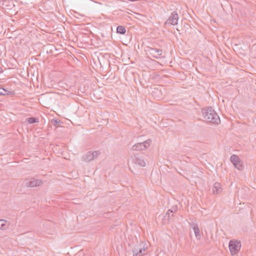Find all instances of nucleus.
<instances>
[{
	"label": "nucleus",
	"instance_id": "nucleus-18",
	"mask_svg": "<svg viewBox=\"0 0 256 256\" xmlns=\"http://www.w3.org/2000/svg\"><path fill=\"white\" fill-rule=\"evenodd\" d=\"M174 214H172L170 212H168V210L167 211V212L165 216V218H168V220H170L171 217L173 216Z\"/></svg>",
	"mask_w": 256,
	"mask_h": 256
},
{
	"label": "nucleus",
	"instance_id": "nucleus-6",
	"mask_svg": "<svg viewBox=\"0 0 256 256\" xmlns=\"http://www.w3.org/2000/svg\"><path fill=\"white\" fill-rule=\"evenodd\" d=\"M241 248L240 242L236 240H231L229 242V248L232 255L236 254Z\"/></svg>",
	"mask_w": 256,
	"mask_h": 256
},
{
	"label": "nucleus",
	"instance_id": "nucleus-15",
	"mask_svg": "<svg viewBox=\"0 0 256 256\" xmlns=\"http://www.w3.org/2000/svg\"><path fill=\"white\" fill-rule=\"evenodd\" d=\"M26 120L30 124L38 122H39L38 118L34 117L28 118Z\"/></svg>",
	"mask_w": 256,
	"mask_h": 256
},
{
	"label": "nucleus",
	"instance_id": "nucleus-5",
	"mask_svg": "<svg viewBox=\"0 0 256 256\" xmlns=\"http://www.w3.org/2000/svg\"><path fill=\"white\" fill-rule=\"evenodd\" d=\"M24 183L26 186L34 188L42 185L43 184V182L42 180L32 178L26 179Z\"/></svg>",
	"mask_w": 256,
	"mask_h": 256
},
{
	"label": "nucleus",
	"instance_id": "nucleus-17",
	"mask_svg": "<svg viewBox=\"0 0 256 256\" xmlns=\"http://www.w3.org/2000/svg\"><path fill=\"white\" fill-rule=\"evenodd\" d=\"M178 208L176 205L172 206L170 209L168 210V212H170L172 214L175 213L178 211Z\"/></svg>",
	"mask_w": 256,
	"mask_h": 256
},
{
	"label": "nucleus",
	"instance_id": "nucleus-11",
	"mask_svg": "<svg viewBox=\"0 0 256 256\" xmlns=\"http://www.w3.org/2000/svg\"><path fill=\"white\" fill-rule=\"evenodd\" d=\"M134 162L141 166H146L145 161L142 158L138 157L137 156H134L133 158Z\"/></svg>",
	"mask_w": 256,
	"mask_h": 256
},
{
	"label": "nucleus",
	"instance_id": "nucleus-1",
	"mask_svg": "<svg viewBox=\"0 0 256 256\" xmlns=\"http://www.w3.org/2000/svg\"><path fill=\"white\" fill-rule=\"evenodd\" d=\"M203 116L206 121L213 124H218L220 118L218 114L210 106L204 108L202 110Z\"/></svg>",
	"mask_w": 256,
	"mask_h": 256
},
{
	"label": "nucleus",
	"instance_id": "nucleus-10",
	"mask_svg": "<svg viewBox=\"0 0 256 256\" xmlns=\"http://www.w3.org/2000/svg\"><path fill=\"white\" fill-rule=\"evenodd\" d=\"M190 224L193 228L196 239L200 240L201 238V235L200 230L198 224L194 223H192Z\"/></svg>",
	"mask_w": 256,
	"mask_h": 256
},
{
	"label": "nucleus",
	"instance_id": "nucleus-16",
	"mask_svg": "<svg viewBox=\"0 0 256 256\" xmlns=\"http://www.w3.org/2000/svg\"><path fill=\"white\" fill-rule=\"evenodd\" d=\"M10 92L2 87H0V96L8 95Z\"/></svg>",
	"mask_w": 256,
	"mask_h": 256
},
{
	"label": "nucleus",
	"instance_id": "nucleus-3",
	"mask_svg": "<svg viewBox=\"0 0 256 256\" xmlns=\"http://www.w3.org/2000/svg\"><path fill=\"white\" fill-rule=\"evenodd\" d=\"M179 16L176 11H174L172 12L170 16L166 21L164 24L165 26H176L178 24Z\"/></svg>",
	"mask_w": 256,
	"mask_h": 256
},
{
	"label": "nucleus",
	"instance_id": "nucleus-21",
	"mask_svg": "<svg viewBox=\"0 0 256 256\" xmlns=\"http://www.w3.org/2000/svg\"><path fill=\"white\" fill-rule=\"evenodd\" d=\"M0 0L2 2H6L8 0Z\"/></svg>",
	"mask_w": 256,
	"mask_h": 256
},
{
	"label": "nucleus",
	"instance_id": "nucleus-20",
	"mask_svg": "<svg viewBox=\"0 0 256 256\" xmlns=\"http://www.w3.org/2000/svg\"><path fill=\"white\" fill-rule=\"evenodd\" d=\"M2 68L0 66V73H2Z\"/></svg>",
	"mask_w": 256,
	"mask_h": 256
},
{
	"label": "nucleus",
	"instance_id": "nucleus-12",
	"mask_svg": "<svg viewBox=\"0 0 256 256\" xmlns=\"http://www.w3.org/2000/svg\"><path fill=\"white\" fill-rule=\"evenodd\" d=\"M222 190L221 184L219 182L214 184L212 188V192L214 194H220Z\"/></svg>",
	"mask_w": 256,
	"mask_h": 256
},
{
	"label": "nucleus",
	"instance_id": "nucleus-8",
	"mask_svg": "<svg viewBox=\"0 0 256 256\" xmlns=\"http://www.w3.org/2000/svg\"><path fill=\"white\" fill-rule=\"evenodd\" d=\"M146 248L141 243L136 246L132 249L133 256H143L145 254Z\"/></svg>",
	"mask_w": 256,
	"mask_h": 256
},
{
	"label": "nucleus",
	"instance_id": "nucleus-19",
	"mask_svg": "<svg viewBox=\"0 0 256 256\" xmlns=\"http://www.w3.org/2000/svg\"><path fill=\"white\" fill-rule=\"evenodd\" d=\"M52 124L54 126H56L57 124L60 122H58V120H54V119H52Z\"/></svg>",
	"mask_w": 256,
	"mask_h": 256
},
{
	"label": "nucleus",
	"instance_id": "nucleus-14",
	"mask_svg": "<svg viewBox=\"0 0 256 256\" xmlns=\"http://www.w3.org/2000/svg\"><path fill=\"white\" fill-rule=\"evenodd\" d=\"M116 32L118 34H124L126 33V30L124 26H119L117 27Z\"/></svg>",
	"mask_w": 256,
	"mask_h": 256
},
{
	"label": "nucleus",
	"instance_id": "nucleus-13",
	"mask_svg": "<svg viewBox=\"0 0 256 256\" xmlns=\"http://www.w3.org/2000/svg\"><path fill=\"white\" fill-rule=\"evenodd\" d=\"M10 226V222L5 220H0V230H6Z\"/></svg>",
	"mask_w": 256,
	"mask_h": 256
},
{
	"label": "nucleus",
	"instance_id": "nucleus-9",
	"mask_svg": "<svg viewBox=\"0 0 256 256\" xmlns=\"http://www.w3.org/2000/svg\"><path fill=\"white\" fill-rule=\"evenodd\" d=\"M231 162L233 164L234 167L238 170H242L244 168V166L241 162L239 157L235 154H232L230 158Z\"/></svg>",
	"mask_w": 256,
	"mask_h": 256
},
{
	"label": "nucleus",
	"instance_id": "nucleus-2",
	"mask_svg": "<svg viewBox=\"0 0 256 256\" xmlns=\"http://www.w3.org/2000/svg\"><path fill=\"white\" fill-rule=\"evenodd\" d=\"M152 140H147L142 142H138L134 144L132 147L133 150L140 151L148 148L151 145Z\"/></svg>",
	"mask_w": 256,
	"mask_h": 256
},
{
	"label": "nucleus",
	"instance_id": "nucleus-7",
	"mask_svg": "<svg viewBox=\"0 0 256 256\" xmlns=\"http://www.w3.org/2000/svg\"><path fill=\"white\" fill-rule=\"evenodd\" d=\"M100 154V151L88 152L82 156V160L90 162L96 158Z\"/></svg>",
	"mask_w": 256,
	"mask_h": 256
},
{
	"label": "nucleus",
	"instance_id": "nucleus-4",
	"mask_svg": "<svg viewBox=\"0 0 256 256\" xmlns=\"http://www.w3.org/2000/svg\"><path fill=\"white\" fill-rule=\"evenodd\" d=\"M146 54L155 58H158L162 54V50L156 48H152L150 46H147L146 50Z\"/></svg>",
	"mask_w": 256,
	"mask_h": 256
}]
</instances>
